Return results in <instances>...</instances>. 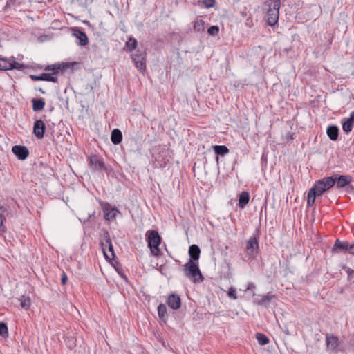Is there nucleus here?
<instances>
[{
    "mask_svg": "<svg viewBox=\"0 0 354 354\" xmlns=\"http://www.w3.org/2000/svg\"><path fill=\"white\" fill-rule=\"evenodd\" d=\"M280 0H268L264 3L267 24L273 26L278 23L279 16Z\"/></svg>",
    "mask_w": 354,
    "mask_h": 354,
    "instance_id": "nucleus-1",
    "label": "nucleus"
},
{
    "mask_svg": "<svg viewBox=\"0 0 354 354\" xmlns=\"http://www.w3.org/2000/svg\"><path fill=\"white\" fill-rule=\"evenodd\" d=\"M184 272L187 277L189 278L194 283L202 281L203 277L199 270L198 262L189 260L184 266Z\"/></svg>",
    "mask_w": 354,
    "mask_h": 354,
    "instance_id": "nucleus-2",
    "label": "nucleus"
},
{
    "mask_svg": "<svg viewBox=\"0 0 354 354\" xmlns=\"http://www.w3.org/2000/svg\"><path fill=\"white\" fill-rule=\"evenodd\" d=\"M146 239L151 254L155 257H159L160 254L159 245L162 239L158 232L156 230H148L146 232Z\"/></svg>",
    "mask_w": 354,
    "mask_h": 354,
    "instance_id": "nucleus-3",
    "label": "nucleus"
},
{
    "mask_svg": "<svg viewBox=\"0 0 354 354\" xmlns=\"http://www.w3.org/2000/svg\"><path fill=\"white\" fill-rule=\"evenodd\" d=\"M65 68L63 64H53L48 65L45 68V71L48 73H44L41 74V81H47L52 82H57L58 81L57 75Z\"/></svg>",
    "mask_w": 354,
    "mask_h": 354,
    "instance_id": "nucleus-4",
    "label": "nucleus"
},
{
    "mask_svg": "<svg viewBox=\"0 0 354 354\" xmlns=\"http://www.w3.org/2000/svg\"><path fill=\"white\" fill-rule=\"evenodd\" d=\"M334 185V179L329 176L317 180L313 187V189L317 192L318 196H321L323 193L329 190Z\"/></svg>",
    "mask_w": 354,
    "mask_h": 354,
    "instance_id": "nucleus-5",
    "label": "nucleus"
},
{
    "mask_svg": "<svg viewBox=\"0 0 354 354\" xmlns=\"http://www.w3.org/2000/svg\"><path fill=\"white\" fill-rule=\"evenodd\" d=\"M25 66L24 64L17 62L14 57H1L0 58V70L1 71H8L12 69H17L21 71L24 69Z\"/></svg>",
    "mask_w": 354,
    "mask_h": 354,
    "instance_id": "nucleus-6",
    "label": "nucleus"
},
{
    "mask_svg": "<svg viewBox=\"0 0 354 354\" xmlns=\"http://www.w3.org/2000/svg\"><path fill=\"white\" fill-rule=\"evenodd\" d=\"M104 241L101 242V247L104 255L106 259L111 260L115 257L113 246L111 243L109 233L105 231L104 233Z\"/></svg>",
    "mask_w": 354,
    "mask_h": 354,
    "instance_id": "nucleus-7",
    "label": "nucleus"
},
{
    "mask_svg": "<svg viewBox=\"0 0 354 354\" xmlns=\"http://www.w3.org/2000/svg\"><path fill=\"white\" fill-rule=\"evenodd\" d=\"M89 166L92 170L100 171H107V168L103 159L95 154L88 157Z\"/></svg>",
    "mask_w": 354,
    "mask_h": 354,
    "instance_id": "nucleus-8",
    "label": "nucleus"
},
{
    "mask_svg": "<svg viewBox=\"0 0 354 354\" xmlns=\"http://www.w3.org/2000/svg\"><path fill=\"white\" fill-rule=\"evenodd\" d=\"M139 52V50H138ZM131 58L136 67L140 71H145L146 68V53H137L131 55Z\"/></svg>",
    "mask_w": 354,
    "mask_h": 354,
    "instance_id": "nucleus-9",
    "label": "nucleus"
},
{
    "mask_svg": "<svg viewBox=\"0 0 354 354\" xmlns=\"http://www.w3.org/2000/svg\"><path fill=\"white\" fill-rule=\"evenodd\" d=\"M259 250V242L256 236H251L246 243V250L248 254L254 258L258 252Z\"/></svg>",
    "mask_w": 354,
    "mask_h": 354,
    "instance_id": "nucleus-10",
    "label": "nucleus"
},
{
    "mask_svg": "<svg viewBox=\"0 0 354 354\" xmlns=\"http://www.w3.org/2000/svg\"><path fill=\"white\" fill-rule=\"evenodd\" d=\"M335 180V184L336 183V186L337 188H344L346 185H349L351 182L352 178L348 175H333L330 176Z\"/></svg>",
    "mask_w": 354,
    "mask_h": 354,
    "instance_id": "nucleus-11",
    "label": "nucleus"
},
{
    "mask_svg": "<svg viewBox=\"0 0 354 354\" xmlns=\"http://www.w3.org/2000/svg\"><path fill=\"white\" fill-rule=\"evenodd\" d=\"M12 153L19 160H24L29 156L28 148L22 145H15L12 148Z\"/></svg>",
    "mask_w": 354,
    "mask_h": 354,
    "instance_id": "nucleus-12",
    "label": "nucleus"
},
{
    "mask_svg": "<svg viewBox=\"0 0 354 354\" xmlns=\"http://www.w3.org/2000/svg\"><path fill=\"white\" fill-rule=\"evenodd\" d=\"M46 124L42 120H37L33 125V133L38 139L44 138Z\"/></svg>",
    "mask_w": 354,
    "mask_h": 354,
    "instance_id": "nucleus-13",
    "label": "nucleus"
},
{
    "mask_svg": "<svg viewBox=\"0 0 354 354\" xmlns=\"http://www.w3.org/2000/svg\"><path fill=\"white\" fill-rule=\"evenodd\" d=\"M341 123L342 129L346 133H349L354 127V111L350 113L348 118H344Z\"/></svg>",
    "mask_w": 354,
    "mask_h": 354,
    "instance_id": "nucleus-14",
    "label": "nucleus"
},
{
    "mask_svg": "<svg viewBox=\"0 0 354 354\" xmlns=\"http://www.w3.org/2000/svg\"><path fill=\"white\" fill-rule=\"evenodd\" d=\"M73 35L77 39L76 43L80 46H86L88 44V37L85 32L75 28L72 30Z\"/></svg>",
    "mask_w": 354,
    "mask_h": 354,
    "instance_id": "nucleus-15",
    "label": "nucleus"
},
{
    "mask_svg": "<svg viewBox=\"0 0 354 354\" xmlns=\"http://www.w3.org/2000/svg\"><path fill=\"white\" fill-rule=\"evenodd\" d=\"M104 217L107 221H113L115 218L120 212L115 208L113 207L111 205L106 204L104 207Z\"/></svg>",
    "mask_w": 354,
    "mask_h": 354,
    "instance_id": "nucleus-16",
    "label": "nucleus"
},
{
    "mask_svg": "<svg viewBox=\"0 0 354 354\" xmlns=\"http://www.w3.org/2000/svg\"><path fill=\"white\" fill-rule=\"evenodd\" d=\"M167 305L173 310H178L181 306V299L178 295L171 294L168 296L167 299Z\"/></svg>",
    "mask_w": 354,
    "mask_h": 354,
    "instance_id": "nucleus-17",
    "label": "nucleus"
},
{
    "mask_svg": "<svg viewBox=\"0 0 354 354\" xmlns=\"http://www.w3.org/2000/svg\"><path fill=\"white\" fill-rule=\"evenodd\" d=\"M274 298V295L268 293L266 295H259L254 299V302L260 306H267L270 304L271 300Z\"/></svg>",
    "mask_w": 354,
    "mask_h": 354,
    "instance_id": "nucleus-18",
    "label": "nucleus"
},
{
    "mask_svg": "<svg viewBox=\"0 0 354 354\" xmlns=\"http://www.w3.org/2000/svg\"><path fill=\"white\" fill-rule=\"evenodd\" d=\"M326 344L328 348L331 350H335L339 346L338 338L333 335H326Z\"/></svg>",
    "mask_w": 354,
    "mask_h": 354,
    "instance_id": "nucleus-19",
    "label": "nucleus"
},
{
    "mask_svg": "<svg viewBox=\"0 0 354 354\" xmlns=\"http://www.w3.org/2000/svg\"><path fill=\"white\" fill-rule=\"evenodd\" d=\"M201 254L200 248L196 245H192L189 248V260L197 262Z\"/></svg>",
    "mask_w": 354,
    "mask_h": 354,
    "instance_id": "nucleus-20",
    "label": "nucleus"
},
{
    "mask_svg": "<svg viewBox=\"0 0 354 354\" xmlns=\"http://www.w3.org/2000/svg\"><path fill=\"white\" fill-rule=\"evenodd\" d=\"M349 245H350L349 242L342 241L339 239H337L335 242L333 250L334 252H337V251H340V250L348 252Z\"/></svg>",
    "mask_w": 354,
    "mask_h": 354,
    "instance_id": "nucleus-21",
    "label": "nucleus"
},
{
    "mask_svg": "<svg viewBox=\"0 0 354 354\" xmlns=\"http://www.w3.org/2000/svg\"><path fill=\"white\" fill-rule=\"evenodd\" d=\"M326 133L331 140L335 141L338 138L339 129L335 125H330L327 128Z\"/></svg>",
    "mask_w": 354,
    "mask_h": 354,
    "instance_id": "nucleus-22",
    "label": "nucleus"
},
{
    "mask_svg": "<svg viewBox=\"0 0 354 354\" xmlns=\"http://www.w3.org/2000/svg\"><path fill=\"white\" fill-rule=\"evenodd\" d=\"M122 140V134L120 130L115 129L112 131L111 140L114 145H118Z\"/></svg>",
    "mask_w": 354,
    "mask_h": 354,
    "instance_id": "nucleus-23",
    "label": "nucleus"
},
{
    "mask_svg": "<svg viewBox=\"0 0 354 354\" xmlns=\"http://www.w3.org/2000/svg\"><path fill=\"white\" fill-rule=\"evenodd\" d=\"M32 109L34 111H39L42 110L45 106V101L43 98L36 99L33 98L32 100Z\"/></svg>",
    "mask_w": 354,
    "mask_h": 354,
    "instance_id": "nucleus-24",
    "label": "nucleus"
},
{
    "mask_svg": "<svg viewBox=\"0 0 354 354\" xmlns=\"http://www.w3.org/2000/svg\"><path fill=\"white\" fill-rule=\"evenodd\" d=\"M250 196L248 192H242L239 198V205L241 208H243L249 202Z\"/></svg>",
    "mask_w": 354,
    "mask_h": 354,
    "instance_id": "nucleus-25",
    "label": "nucleus"
},
{
    "mask_svg": "<svg viewBox=\"0 0 354 354\" xmlns=\"http://www.w3.org/2000/svg\"><path fill=\"white\" fill-rule=\"evenodd\" d=\"M317 196H319L317 194V192L312 187L308 193L307 205L312 206L315 203Z\"/></svg>",
    "mask_w": 354,
    "mask_h": 354,
    "instance_id": "nucleus-26",
    "label": "nucleus"
},
{
    "mask_svg": "<svg viewBox=\"0 0 354 354\" xmlns=\"http://www.w3.org/2000/svg\"><path fill=\"white\" fill-rule=\"evenodd\" d=\"M158 315L161 319H165L167 317V309L165 305L160 304L158 306Z\"/></svg>",
    "mask_w": 354,
    "mask_h": 354,
    "instance_id": "nucleus-27",
    "label": "nucleus"
},
{
    "mask_svg": "<svg viewBox=\"0 0 354 354\" xmlns=\"http://www.w3.org/2000/svg\"><path fill=\"white\" fill-rule=\"evenodd\" d=\"M214 151L217 155L225 156L229 152L228 148L225 145H216L214 147Z\"/></svg>",
    "mask_w": 354,
    "mask_h": 354,
    "instance_id": "nucleus-28",
    "label": "nucleus"
},
{
    "mask_svg": "<svg viewBox=\"0 0 354 354\" xmlns=\"http://www.w3.org/2000/svg\"><path fill=\"white\" fill-rule=\"evenodd\" d=\"M20 302V306L24 309H28L30 306L31 302L28 297L21 296L18 299Z\"/></svg>",
    "mask_w": 354,
    "mask_h": 354,
    "instance_id": "nucleus-29",
    "label": "nucleus"
},
{
    "mask_svg": "<svg viewBox=\"0 0 354 354\" xmlns=\"http://www.w3.org/2000/svg\"><path fill=\"white\" fill-rule=\"evenodd\" d=\"M256 337L260 345H266L269 342L268 337L263 333H257Z\"/></svg>",
    "mask_w": 354,
    "mask_h": 354,
    "instance_id": "nucleus-30",
    "label": "nucleus"
},
{
    "mask_svg": "<svg viewBox=\"0 0 354 354\" xmlns=\"http://www.w3.org/2000/svg\"><path fill=\"white\" fill-rule=\"evenodd\" d=\"M126 46L129 51H132L136 49L137 46V41L135 38L131 37L126 43Z\"/></svg>",
    "mask_w": 354,
    "mask_h": 354,
    "instance_id": "nucleus-31",
    "label": "nucleus"
},
{
    "mask_svg": "<svg viewBox=\"0 0 354 354\" xmlns=\"http://www.w3.org/2000/svg\"><path fill=\"white\" fill-rule=\"evenodd\" d=\"M194 29L196 32L204 31V21L201 19L194 21Z\"/></svg>",
    "mask_w": 354,
    "mask_h": 354,
    "instance_id": "nucleus-32",
    "label": "nucleus"
},
{
    "mask_svg": "<svg viewBox=\"0 0 354 354\" xmlns=\"http://www.w3.org/2000/svg\"><path fill=\"white\" fill-rule=\"evenodd\" d=\"M0 335L2 337H7L8 335V327L3 322H0Z\"/></svg>",
    "mask_w": 354,
    "mask_h": 354,
    "instance_id": "nucleus-33",
    "label": "nucleus"
},
{
    "mask_svg": "<svg viewBox=\"0 0 354 354\" xmlns=\"http://www.w3.org/2000/svg\"><path fill=\"white\" fill-rule=\"evenodd\" d=\"M219 28L217 26H212L207 30V33L211 36H216L218 34Z\"/></svg>",
    "mask_w": 354,
    "mask_h": 354,
    "instance_id": "nucleus-34",
    "label": "nucleus"
},
{
    "mask_svg": "<svg viewBox=\"0 0 354 354\" xmlns=\"http://www.w3.org/2000/svg\"><path fill=\"white\" fill-rule=\"evenodd\" d=\"M342 268L346 272L348 275V279L351 280L353 279L354 275V270L346 266H342Z\"/></svg>",
    "mask_w": 354,
    "mask_h": 354,
    "instance_id": "nucleus-35",
    "label": "nucleus"
},
{
    "mask_svg": "<svg viewBox=\"0 0 354 354\" xmlns=\"http://www.w3.org/2000/svg\"><path fill=\"white\" fill-rule=\"evenodd\" d=\"M203 3L204 4V6L207 8H212L216 4L215 0H203Z\"/></svg>",
    "mask_w": 354,
    "mask_h": 354,
    "instance_id": "nucleus-36",
    "label": "nucleus"
},
{
    "mask_svg": "<svg viewBox=\"0 0 354 354\" xmlns=\"http://www.w3.org/2000/svg\"><path fill=\"white\" fill-rule=\"evenodd\" d=\"M227 295L234 299H237V296H236V290L234 288H230L228 291H227Z\"/></svg>",
    "mask_w": 354,
    "mask_h": 354,
    "instance_id": "nucleus-37",
    "label": "nucleus"
},
{
    "mask_svg": "<svg viewBox=\"0 0 354 354\" xmlns=\"http://www.w3.org/2000/svg\"><path fill=\"white\" fill-rule=\"evenodd\" d=\"M67 281V276L65 272H62V278H61V283L62 285H64L66 283Z\"/></svg>",
    "mask_w": 354,
    "mask_h": 354,
    "instance_id": "nucleus-38",
    "label": "nucleus"
},
{
    "mask_svg": "<svg viewBox=\"0 0 354 354\" xmlns=\"http://www.w3.org/2000/svg\"><path fill=\"white\" fill-rule=\"evenodd\" d=\"M30 78L33 81H41V75H30Z\"/></svg>",
    "mask_w": 354,
    "mask_h": 354,
    "instance_id": "nucleus-39",
    "label": "nucleus"
},
{
    "mask_svg": "<svg viewBox=\"0 0 354 354\" xmlns=\"http://www.w3.org/2000/svg\"><path fill=\"white\" fill-rule=\"evenodd\" d=\"M348 252L352 255H354V243H350Z\"/></svg>",
    "mask_w": 354,
    "mask_h": 354,
    "instance_id": "nucleus-40",
    "label": "nucleus"
},
{
    "mask_svg": "<svg viewBox=\"0 0 354 354\" xmlns=\"http://www.w3.org/2000/svg\"><path fill=\"white\" fill-rule=\"evenodd\" d=\"M252 288H254V285L251 283L248 286V287L247 288L248 290H250Z\"/></svg>",
    "mask_w": 354,
    "mask_h": 354,
    "instance_id": "nucleus-41",
    "label": "nucleus"
},
{
    "mask_svg": "<svg viewBox=\"0 0 354 354\" xmlns=\"http://www.w3.org/2000/svg\"><path fill=\"white\" fill-rule=\"evenodd\" d=\"M39 91H41L42 93H44L42 89H39Z\"/></svg>",
    "mask_w": 354,
    "mask_h": 354,
    "instance_id": "nucleus-42",
    "label": "nucleus"
}]
</instances>
